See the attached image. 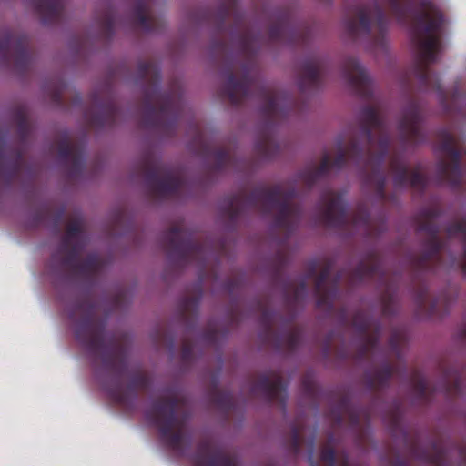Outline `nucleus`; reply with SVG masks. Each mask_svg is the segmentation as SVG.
Listing matches in <instances>:
<instances>
[{
    "label": "nucleus",
    "mask_w": 466,
    "mask_h": 466,
    "mask_svg": "<svg viewBox=\"0 0 466 466\" xmlns=\"http://www.w3.org/2000/svg\"><path fill=\"white\" fill-rule=\"evenodd\" d=\"M46 216V211L45 210H42L40 212H38L35 216V224H41L42 221L44 220V218Z\"/></svg>",
    "instance_id": "43"
},
{
    "label": "nucleus",
    "mask_w": 466,
    "mask_h": 466,
    "mask_svg": "<svg viewBox=\"0 0 466 466\" xmlns=\"http://www.w3.org/2000/svg\"><path fill=\"white\" fill-rule=\"evenodd\" d=\"M374 376H369L365 379H391L395 374V367L383 358L382 363L379 367H373Z\"/></svg>",
    "instance_id": "35"
},
{
    "label": "nucleus",
    "mask_w": 466,
    "mask_h": 466,
    "mask_svg": "<svg viewBox=\"0 0 466 466\" xmlns=\"http://www.w3.org/2000/svg\"><path fill=\"white\" fill-rule=\"evenodd\" d=\"M301 339V330L298 327H291L289 330L275 336V347L293 352L299 346Z\"/></svg>",
    "instance_id": "28"
},
{
    "label": "nucleus",
    "mask_w": 466,
    "mask_h": 466,
    "mask_svg": "<svg viewBox=\"0 0 466 466\" xmlns=\"http://www.w3.org/2000/svg\"><path fill=\"white\" fill-rule=\"evenodd\" d=\"M219 332L214 328L210 327L201 335V341L208 346H215L218 340Z\"/></svg>",
    "instance_id": "40"
},
{
    "label": "nucleus",
    "mask_w": 466,
    "mask_h": 466,
    "mask_svg": "<svg viewBox=\"0 0 466 466\" xmlns=\"http://www.w3.org/2000/svg\"><path fill=\"white\" fill-rule=\"evenodd\" d=\"M423 106L418 100L408 103L399 121L400 137L404 146H416L426 141L427 136L422 128Z\"/></svg>",
    "instance_id": "14"
},
{
    "label": "nucleus",
    "mask_w": 466,
    "mask_h": 466,
    "mask_svg": "<svg viewBox=\"0 0 466 466\" xmlns=\"http://www.w3.org/2000/svg\"><path fill=\"white\" fill-rule=\"evenodd\" d=\"M389 5L391 15L399 24L408 25L411 20L410 37L416 47V56L412 66V75L418 80L420 88L433 91L438 95L441 104L448 113H452L461 103L459 114L466 117V95L456 88L448 97L441 85L437 74L431 66L437 61L441 49V31L443 15L431 0H420L421 11L414 12L413 0H383Z\"/></svg>",
    "instance_id": "3"
},
{
    "label": "nucleus",
    "mask_w": 466,
    "mask_h": 466,
    "mask_svg": "<svg viewBox=\"0 0 466 466\" xmlns=\"http://www.w3.org/2000/svg\"><path fill=\"white\" fill-rule=\"evenodd\" d=\"M268 41L290 46H303L308 42L309 31L297 26L289 12L281 13L268 29Z\"/></svg>",
    "instance_id": "17"
},
{
    "label": "nucleus",
    "mask_w": 466,
    "mask_h": 466,
    "mask_svg": "<svg viewBox=\"0 0 466 466\" xmlns=\"http://www.w3.org/2000/svg\"><path fill=\"white\" fill-rule=\"evenodd\" d=\"M296 196L295 187L283 190L279 185L272 187H258L249 193L241 190L225 199L224 213L235 222L249 209H258L264 214L275 212L274 228L289 237L302 216L301 208L293 203Z\"/></svg>",
    "instance_id": "6"
},
{
    "label": "nucleus",
    "mask_w": 466,
    "mask_h": 466,
    "mask_svg": "<svg viewBox=\"0 0 466 466\" xmlns=\"http://www.w3.org/2000/svg\"><path fill=\"white\" fill-rule=\"evenodd\" d=\"M202 297V282L197 285V294L191 297H185L180 300L179 309L181 317L184 319L197 317L198 313L199 303Z\"/></svg>",
    "instance_id": "30"
},
{
    "label": "nucleus",
    "mask_w": 466,
    "mask_h": 466,
    "mask_svg": "<svg viewBox=\"0 0 466 466\" xmlns=\"http://www.w3.org/2000/svg\"><path fill=\"white\" fill-rule=\"evenodd\" d=\"M231 16L236 29L240 30L233 40L246 62L242 65L239 79H237L232 68L227 71L223 95L234 106H240L252 97L259 98L263 102L261 115L265 120V129L270 131L290 115L295 108L294 101L288 94L268 87L255 76L257 56L265 39L260 33H255L247 26L246 18L238 9V0H225L220 5L215 15L218 30L222 31L227 19Z\"/></svg>",
    "instance_id": "1"
},
{
    "label": "nucleus",
    "mask_w": 466,
    "mask_h": 466,
    "mask_svg": "<svg viewBox=\"0 0 466 466\" xmlns=\"http://www.w3.org/2000/svg\"><path fill=\"white\" fill-rule=\"evenodd\" d=\"M261 314H260V323L264 329V333L266 337H270L273 335L274 325L279 318V314L274 310L268 308L266 305L261 304Z\"/></svg>",
    "instance_id": "34"
},
{
    "label": "nucleus",
    "mask_w": 466,
    "mask_h": 466,
    "mask_svg": "<svg viewBox=\"0 0 466 466\" xmlns=\"http://www.w3.org/2000/svg\"><path fill=\"white\" fill-rule=\"evenodd\" d=\"M5 151V140L0 137V177L3 176L8 182L12 181L19 173L22 155L16 152L15 158L4 165V155Z\"/></svg>",
    "instance_id": "29"
},
{
    "label": "nucleus",
    "mask_w": 466,
    "mask_h": 466,
    "mask_svg": "<svg viewBox=\"0 0 466 466\" xmlns=\"http://www.w3.org/2000/svg\"><path fill=\"white\" fill-rule=\"evenodd\" d=\"M59 157L64 161H70L69 177H78L84 169L85 147L72 144L68 137H63L57 145Z\"/></svg>",
    "instance_id": "24"
},
{
    "label": "nucleus",
    "mask_w": 466,
    "mask_h": 466,
    "mask_svg": "<svg viewBox=\"0 0 466 466\" xmlns=\"http://www.w3.org/2000/svg\"><path fill=\"white\" fill-rule=\"evenodd\" d=\"M209 16H210V14H209V13H206V14H205V15H204V18H205L206 20H209V19H210V17H209Z\"/></svg>",
    "instance_id": "47"
},
{
    "label": "nucleus",
    "mask_w": 466,
    "mask_h": 466,
    "mask_svg": "<svg viewBox=\"0 0 466 466\" xmlns=\"http://www.w3.org/2000/svg\"><path fill=\"white\" fill-rule=\"evenodd\" d=\"M33 4L43 24H53L61 17L65 0H34Z\"/></svg>",
    "instance_id": "26"
},
{
    "label": "nucleus",
    "mask_w": 466,
    "mask_h": 466,
    "mask_svg": "<svg viewBox=\"0 0 466 466\" xmlns=\"http://www.w3.org/2000/svg\"><path fill=\"white\" fill-rule=\"evenodd\" d=\"M437 141V150L441 154L436 166L438 183L446 184L454 190H460L466 178L461 167V160L463 156H466V148L447 128L438 132Z\"/></svg>",
    "instance_id": "10"
},
{
    "label": "nucleus",
    "mask_w": 466,
    "mask_h": 466,
    "mask_svg": "<svg viewBox=\"0 0 466 466\" xmlns=\"http://www.w3.org/2000/svg\"><path fill=\"white\" fill-rule=\"evenodd\" d=\"M226 289L229 291V292H233L234 289H235V287H233V282L232 281H229L226 284Z\"/></svg>",
    "instance_id": "46"
},
{
    "label": "nucleus",
    "mask_w": 466,
    "mask_h": 466,
    "mask_svg": "<svg viewBox=\"0 0 466 466\" xmlns=\"http://www.w3.org/2000/svg\"><path fill=\"white\" fill-rule=\"evenodd\" d=\"M323 68V61L318 56H310L303 61L299 78L301 92L318 89L320 86Z\"/></svg>",
    "instance_id": "23"
},
{
    "label": "nucleus",
    "mask_w": 466,
    "mask_h": 466,
    "mask_svg": "<svg viewBox=\"0 0 466 466\" xmlns=\"http://www.w3.org/2000/svg\"><path fill=\"white\" fill-rule=\"evenodd\" d=\"M98 304L87 297L77 298L69 309L76 324V338L86 350L93 366L108 379H147L127 373L128 349L123 339L106 332V319L97 318Z\"/></svg>",
    "instance_id": "5"
},
{
    "label": "nucleus",
    "mask_w": 466,
    "mask_h": 466,
    "mask_svg": "<svg viewBox=\"0 0 466 466\" xmlns=\"http://www.w3.org/2000/svg\"><path fill=\"white\" fill-rule=\"evenodd\" d=\"M258 156L263 160L273 159L279 151V146L273 137L263 134L255 146Z\"/></svg>",
    "instance_id": "32"
},
{
    "label": "nucleus",
    "mask_w": 466,
    "mask_h": 466,
    "mask_svg": "<svg viewBox=\"0 0 466 466\" xmlns=\"http://www.w3.org/2000/svg\"><path fill=\"white\" fill-rule=\"evenodd\" d=\"M202 153L207 156H212L214 158L213 169L220 172L228 168L235 167L234 158L231 151L228 148H216L211 151L209 146L202 145Z\"/></svg>",
    "instance_id": "27"
},
{
    "label": "nucleus",
    "mask_w": 466,
    "mask_h": 466,
    "mask_svg": "<svg viewBox=\"0 0 466 466\" xmlns=\"http://www.w3.org/2000/svg\"><path fill=\"white\" fill-rule=\"evenodd\" d=\"M390 168L393 174V186L396 189L410 187L420 192L425 190L427 177L423 174L420 165L410 171L402 157L394 155L390 157Z\"/></svg>",
    "instance_id": "19"
},
{
    "label": "nucleus",
    "mask_w": 466,
    "mask_h": 466,
    "mask_svg": "<svg viewBox=\"0 0 466 466\" xmlns=\"http://www.w3.org/2000/svg\"><path fill=\"white\" fill-rule=\"evenodd\" d=\"M116 16L111 9H108L99 18L101 29L106 36L110 37L114 34Z\"/></svg>",
    "instance_id": "36"
},
{
    "label": "nucleus",
    "mask_w": 466,
    "mask_h": 466,
    "mask_svg": "<svg viewBox=\"0 0 466 466\" xmlns=\"http://www.w3.org/2000/svg\"><path fill=\"white\" fill-rule=\"evenodd\" d=\"M53 100L59 104V105H62L63 104V95H62V91L59 89L56 90L54 93H53Z\"/></svg>",
    "instance_id": "42"
},
{
    "label": "nucleus",
    "mask_w": 466,
    "mask_h": 466,
    "mask_svg": "<svg viewBox=\"0 0 466 466\" xmlns=\"http://www.w3.org/2000/svg\"><path fill=\"white\" fill-rule=\"evenodd\" d=\"M138 77L147 82L144 89L142 126L167 137L175 135L187 106L180 94L159 90L161 81L158 66L151 61L137 65Z\"/></svg>",
    "instance_id": "7"
},
{
    "label": "nucleus",
    "mask_w": 466,
    "mask_h": 466,
    "mask_svg": "<svg viewBox=\"0 0 466 466\" xmlns=\"http://www.w3.org/2000/svg\"><path fill=\"white\" fill-rule=\"evenodd\" d=\"M352 279L359 282L377 280L380 285H386V293L383 298V314L390 316L394 313L395 294L391 291V287L386 283V271L382 259L377 252L372 251L367 260L359 263L352 272Z\"/></svg>",
    "instance_id": "13"
},
{
    "label": "nucleus",
    "mask_w": 466,
    "mask_h": 466,
    "mask_svg": "<svg viewBox=\"0 0 466 466\" xmlns=\"http://www.w3.org/2000/svg\"><path fill=\"white\" fill-rule=\"evenodd\" d=\"M388 25V16L378 0L360 5L356 17L345 21V28L350 38L366 37L374 47H384Z\"/></svg>",
    "instance_id": "11"
},
{
    "label": "nucleus",
    "mask_w": 466,
    "mask_h": 466,
    "mask_svg": "<svg viewBox=\"0 0 466 466\" xmlns=\"http://www.w3.org/2000/svg\"><path fill=\"white\" fill-rule=\"evenodd\" d=\"M195 129H196L197 137H198L199 142L202 143V133H201L200 127L198 125H196Z\"/></svg>",
    "instance_id": "45"
},
{
    "label": "nucleus",
    "mask_w": 466,
    "mask_h": 466,
    "mask_svg": "<svg viewBox=\"0 0 466 466\" xmlns=\"http://www.w3.org/2000/svg\"><path fill=\"white\" fill-rule=\"evenodd\" d=\"M141 167L147 187L157 198H177L186 187L185 180L177 171L161 165L150 157H145Z\"/></svg>",
    "instance_id": "12"
},
{
    "label": "nucleus",
    "mask_w": 466,
    "mask_h": 466,
    "mask_svg": "<svg viewBox=\"0 0 466 466\" xmlns=\"http://www.w3.org/2000/svg\"><path fill=\"white\" fill-rule=\"evenodd\" d=\"M227 49H228V46L225 42H218V43H216V45L214 46V51H216L217 53L224 54Z\"/></svg>",
    "instance_id": "41"
},
{
    "label": "nucleus",
    "mask_w": 466,
    "mask_h": 466,
    "mask_svg": "<svg viewBox=\"0 0 466 466\" xmlns=\"http://www.w3.org/2000/svg\"><path fill=\"white\" fill-rule=\"evenodd\" d=\"M407 335L402 328L396 329L392 331L390 339L389 347L391 354L400 359L402 356V350L406 344Z\"/></svg>",
    "instance_id": "33"
},
{
    "label": "nucleus",
    "mask_w": 466,
    "mask_h": 466,
    "mask_svg": "<svg viewBox=\"0 0 466 466\" xmlns=\"http://www.w3.org/2000/svg\"><path fill=\"white\" fill-rule=\"evenodd\" d=\"M15 122L20 137L23 140L25 139L30 131V125L27 115L24 110H18L15 113Z\"/></svg>",
    "instance_id": "37"
},
{
    "label": "nucleus",
    "mask_w": 466,
    "mask_h": 466,
    "mask_svg": "<svg viewBox=\"0 0 466 466\" xmlns=\"http://www.w3.org/2000/svg\"><path fill=\"white\" fill-rule=\"evenodd\" d=\"M352 325L361 335L354 359L359 363L370 361L379 349L381 328L376 324L375 330L370 333L373 326L372 320L362 312L354 315Z\"/></svg>",
    "instance_id": "15"
},
{
    "label": "nucleus",
    "mask_w": 466,
    "mask_h": 466,
    "mask_svg": "<svg viewBox=\"0 0 466 466\" xmlns=\"http://www.w3.org/2000/svg\"><path fill=\"white\" fill-rule=\"evenodd\" d=\"M359 123V134L346 148L343 147V138L338 140L339 152L333 161L329 154H325L319 166L310 164L299 171V180L307 188L326 177L331 168L341 169L350 161L366 173L365 181L373 188L377 198L380 201L386 199L387 176L383 163L389 152L390 134L380 106H364Z\"/></svg>",
    "instance_id": "2"
},
{
    "label": "nucleus",
    "mask_w": 466,
    "mask_h": 466,
    "mask_svg": "<svg viewBox=\"0 0 466 466\" xmlns=\"http://www.w3.org/2000/svg\"><path fill=\"white\" fill-rule=\"evenodd\" d=\"M85 247L83 228L78 220L67 224L60 244L51 256L50 265L54 271L72 274L87 282H93L103 268V262L96 254H88L83 261H79L80 254Z\"/></svg>",
    "instance_id": "8"
},
{
    "label": "nucleus",
    "mask_w": 466,
    "mask_h": 466,
    "mask_svg": "<svg viewBox=\"0 0 466 466\" xmlns=\"http://www.w3.org/2000/svg\"><path fill=\"white\" fill-rule=\"evenodd\" d=\"M195 344L185 340L181 350V360L185 365H189L194 359Z\"/></svg>",
    "instance_id": "39"
},
{
    "label": "nucleus",
    "mask_w": 466,
    "mask_h": 466,
    "mask_svg": "<svg viewBox=\"0 0 466 466\" xmlns=\"http://www.w3.org/2000/svg\"><path fill=\"white\" fill-rule=\"evenodd\" d=\"M316 273V267H312L307 277L303 278L299 283L286 293V302L289 308L299 306L307 296V280Z\"/></svg>",
    "instance_id": "31"
},
{
    "label": "nucleus",
    "mask_w": 466,
    "mask_h": 466,
    "mask_svg": "<svg viewBox=\"0 0 466 466\" xmlns=\"http://www.w3.org/2000/svg\"><path fill=\"white\" fill-rule=\"evenodd\" d=\"M458 337L461 341L466 344V328H463L459 331Z\"/></svg>",
    "instance_id": "44"
},
{
    "label": "nucleus",
    "mask_w": 466,
    "mask_h": 466,
    "mask_svg": "<svg viewBox=\"0 0 466 466\" xmlns=\"http://www.w3.org/2000/svg\"><path fill=\"white\" fill-rule=\"evenodd\" d=\"M28 39L25 35L15 36L6 33L0 41V63L8 65L10 52L13 50L15 56V68L19 73H25L30 67L32 56L27 50Z\"/></svg>",
    "instance_id": "18"
},
{
    "label": "nucleus",
    "mask_w": 466,
    "mask_h": 466,
    "mask_svg": "<svg viewBox=\"0 0 466 466\" xmlns=\"http://www.w3.org/2000/svg\"><path fill=\"white\" fill-rule=\"evenodd\" d=\"M169 260L177 268L196 264L203 273L208 267L211 250L206 243L196 240L193 234L180 226H174L161 237Z\"/></svg>",
    "instance_id": "9"
},
{
    "label": "nucleus",
    "mask_w": 466,
    "mask_h": 466,
    "mask_svg": "<svg viewBox=\"0 0 466 466\" xmlns=\"http://www.w3.org/2000/svg\"><path fill=\"white\" fill-rule=\"evenodd\" d=\"M92 103L94 110L86 113L89 124L96 128L113 127L120 115L115 100L112 97H106L101 101L96 94H93Z\"/></svg>",
    "instance_id": "21"
},
{
    "label": "nucleus",
    "mask_w": 466,
    "mask_h": 466,
    "mask_svg": "<svg viewBox=\"0 0 466 466\" xmlns=\"http://www.w3.org/2000/svg\"><path fill=\"white\" fill-rule=\"evenodd\" d=\"M355 228H363L366 232L370 230V215L366 209L360 208L352 218Z\"/></svg>",
    "instance_id": "38"
},
{
    "label": "nucleus",
    "mask_w": 466,
    "mask_h": 466,
    "mask_svg": "<svg viewBox=\"0 0 466 466\" xmlns=\"http://www.w3.org/2000/svg\"><path fill=\"white\" fill-rule=\"evenodd\" d=\"M441 212L440 207L432 206L422 209L417 218L418 231L426 233L427 238L423 241L422 254L411 260V282L417 309L420 313H424L427 316L437 314L439 305L442 300L445 307L449 303L446 298H438L430 301L428 276L435 273L439 268H453L454 266H458L466 275V219L451 222L446 228L449 238L461 236L464 243L462 261L458 263L456 257L450 254V261L446 263L442 258L445 243L440 238L441 228L437 224V219Z\"/></svg>",
    "instance_id": "4"
},
{
    "label": "nucleus",
    "mask_w": 466,
    "mask_h": 466,
    "mask_svg": "<svg viewBox=\"0 0 466 466\" xmlns=\"http://www.w3.org/2000/svg\"><path fill=\"white\" fill-rule=\"evenodd\" d=\"M331 268L326 265L315 279L314 292L317 297V306L325 307L330 309L339 292V276L333 283L328 286V279L330 276Z\"/></svg>",
    "instance_id": "22"
},
{
    "label": "nucleus",
    "mask_w": 466,
    "mask_h": 466,
    "mask_svg": "<svg viewBox=\"0 0 466 466\" xmlns=\"http://www.w3.org/2000/svg\"><path fill=\"white\" fill-rule=\"evenodd\" d=\"M318 210L321 221L329 228L344 229L349 222L343 198L332 190H326L320 197Z\"/></svg>",
    "instance_id": "16"
},
{
    "label": "nucleus",
    "mask_w": 466,
    "mask_h": 466,
    "mask_svg": "<svg viewBox=\"0 0 466 466\" xmlns=\"http://www.w3.org/2000/svg\"><path fill=\"white\" fill-rule=\"evenodd\" d=\"M343 77L360 97L370 100L373 96V84L364 67L355 57H347L342 65Z\"/></svg>",
    "instance_id": "20"
},
{
    "label": "nucleus",
    "mask_w": 466,
    "mask_h": 466,
    "mask_svg": "<svg viewBox=\"0 0 466 466\" xmlns=\"http://www.w3.org/2000/svg\"><path fill=\"white\" fill-rule=\"evenodd\" d=\"M260 379H263V380H266V379H269L268 377H261ZM276 379H281L280 377H277Z\"/></svg>",
    "instance_id": "48"
},
{
    "label": "nucleus",
    "mask_w": 466,
    "mask_h": 466,
    "mask_svg": "<svg viewBox=\"0 0 466 466\" xmlns=\"http://www.w3.org/2000/svg\"><path fill=\"white\" fill-rule=\"evenodd\" d=\"M155 0H136L133 7V19L135 23L147 32L160 31L163 21L155 16L151 5Z\"/></svg>",
    "instance_id": "25"
}]
</instances>
